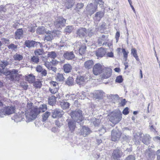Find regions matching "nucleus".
I'll return each instance as SVG.
<instances>
[{
    "instance_id": "1",
    "label": "nucleus",
    "mask_w": 160,
    "mask_h": 160,
    "mask_svg": "<svg viewBox=\"0 0 160 160\" xmlns=\"http://www.w3.org/2000/svg\"><path fill=\"white\" fill-rule=\"evenodd\" d=\"M33 103L28 102L27 105V112H26V120L27 122H30L35 119L38 115L40 112H45L47 109L46 104H42L37 108L32 106Z\"/></svg>"
},
{
    "instance_id": "2",
    "label": "nucleus",
    "mask_w": 160,
    "mask_h": 160,
    "mask_svg": "<svg viewBox=\"0 0 160 160\" xmlns=\"http://www.w3.org/2000/svg\"><path fill=\"white\" fill-rule=\"evenodd\" d=\"M122 114L120 112H112L108 115L109 120L114 124L118 123L122 118Z\"/></svg>"
},
{
    "instance_id": "3",
    "label": "nucleus",
    "mask_w": 160,
    "mask_h": 160,
    "mask_svg": "<svg viewBox=\"0 0 160 160\" xmlns=\"http://www.w3.org/2000/svg\"><path fill=\"white\" fill-rule=\"evenodd\" d=\"M70 116L74 121L78 123L82 122L84 120L82 111L79 109L72 111L71 113Z\"/></svg>"
},
{
    "instance_id": "4",
    "label": "nucleus",
    "mask_w": 160,
    "mask_h": 160,
    "mask_svg": "<svg viewBox=\"0 0 160 160\" xmlns=\"http://www.w3.org/2000/svg\"><path fill=\"white\" fill-rule=\"evenodd\" d=\"M143 135V138L142 139V142L146 145H148L150 143L151 138L148 134L144 135L141 132H139L137 133L136 135H134L133 141L136 142L138 143V140L141 138L142 135Z\"/></svg>"
},
{
    "instance_id": "5",
    "label": "nucleus",
    "mask_w": 160,
    "mask_h": 160,
    "mask_svg": "<svg viewBox=\"0 0 160 160\" xmlns=\"http://www.w3.org/2000/svg\"><path fill=\"white\" fill-rule=\"evenodd\" d=\"M25 108H27V106L26 107L21 108L19 112L14 115L13 117L14 121L16 122H20L24 119L25 116L26 117L27 109L25 110Z\"/></svg>"
},
{
    "instance_id": "6",
    "label": "nucleus",
    "mask_w": 160,
    "mask_h": 160,
    "mask_svg": "<svg viewBox=\"0 0 160 160\" xmlns=\"http://www.w3.org/2000/svg\"><path fill=\"white\" fill-rule=\"evenodd\" d=\"M15 108L13 106L3 107V109H0V116L3 117L5 115H9L14 113Z\"/></svg>"
},
{
    "instance_id": "7",
    "label": "nucleus",
    "mask_w": 160,
    "mask_h": 160,
    "mask_svg": "<svg viewBox=\"0 0 160 160\" xmlns=\"http://www.w3.org/2000/svg\"><path fill=\"white\" fill-rule=\"evenodd\" d=\"M97 5L96 3H91L88 4L86 8V14L91 16L96 11Z\"/></svg>"
},
{
    "instance_id": "8",
    "label": "nucleus",
    "mask_w": 160,
    "mask_h": 160,
    "mask_svg": "<svg viewBox=\"0 0 160 160\" xmlns=\"http://www.w3.org/2000/svg\"><path fill=\"white\" fill-rule=\"evenodd\" d=\"M104 68L101 64L98 63H96L93 67V72L95 75H98L102 72Z\"/></svg>"
},
{
    "instance_id": "9",
    "label": "nucleus",
    "mask_w": 160,
    "mask_h": 160,
    "mask_svg": "<svg viewBox=\"0 0 160 160\" xmlns=\"http://www.w3.org/2000/svg\"><path fill=\"white\" fill-rule=\"evenodd\" d=\"M123 155V153L122 150L117 148L113 151L112 160H119L120 158Z\"/></svg>"
},
{
    "instance_id": "10",
    "label": "nucleus",
    "mask_w": 160,
    "mask_h": 160,
    "mask_svg": "<svg viewBox=\"0 0 160 160\" xmlns=\"http://www.w3.org/2000/svg\"><path fill=\"white\" fill-rule=\"evenodd\" d=\"M19 71L15 69H13L11 70V74L10 77H8L9 79L12 81L18 80L19 77L21 76V75L19 74Z\"/></svg>"
},
{
    "instance_id": "11",
    "label": "nucleus",
    "mask_w": 160,
    "mask_h": 160,
    "mask_svg": "<svg viewBox=\"0 0 160 160\" xmlns=\"http://www.w3.org/2000/svg\"><path fill=\"white\" fill-rule=\"evenodd\" d=\"M108 41V36L102 35L98 39L97 42L99 46L106 45L107 42Z\"/></svg>"
},
{
    "instance_id": "12",
    "label": "nucleus",
    "mask_w": 160,
    "mask_h": 160,
    "mask_svg": "<svg viewBox=\"0 0 160 160\" xmlns=\"http://www.w3.org/2000/svg\"><path fill=\"white\" fill-rule=\"evenodd\" d=\"M75 46H76V48H75V49L79 50V53L80 54L82 55L85 52L86 47L85 44L81 45L80 42H78L76 43Z\"/></svg>"
},
{
    "instance_id": "13",
    "label": "nucleus",
    "mask_w": 160,
    "mask_h": 160,
    "mask_svg": "<svg viewBox=\"0 0 160 160\" xmlns=\"http://www.w3.org/2000/svg\"><path fill=\"white\" fill-rule=\"evenodd\" d=\"M66 23V20L63 18L60 17L57 19L54 22V25L57 28H61Z\"/></svg>"
},
{
    "instance_id": "14",
    "label": "nucleus",
    "mask_w": 160,
    "mask_h": 160,
    "mask_svg": "<svg viewBox=\"0 0 160 160\" xmlns=\"http://www.w3.org/2000/svg\"><path fill=\"white\" fill-rule=\"evenodd\" d=\"M112 71V69L110 68H104L102 72L103 73L102 78L105 79L109 78L111 75Z\"/></svg>"
},
{
    "instance_id": "15",
    "label": "nucleus",
    "mask_w": 160,
    "mask_h": 160,
    "mask_svg": "<svg viewBox=\"0 0 160 160\" xmlns=\"http://www.w3.org/2000/svg\"><path fill=\"white\" fill-rule=\"evenodd\" d=\"M121 135V133L119 131H117L113 130L112 132V141H116L119 140Z\"/></svg>"
},
{
    "instance_id": "16",
    "label": "nucleus",
    "mask_w": 160,
    "mask_h": 160,
    "mask_svg": "<svg viewBox=\"0 0 160 160\" xmlns=\"http://www.w3.org/2000/svg\"><path fill=\"white\" fill-rule=\"evenodd\" d=\"M63 114L64 112L63 111L56 109L53 110L52 117L53 118H60Z\"/></svg>"
},
{
    "instance_id": "17",
    "label": "nucleus",
    "mask_w": 160,
    "mask_h": 160,
    "mask_svg": "<svg viewBox=\"0 0 160 160\" xmlns=\"http://www.w3.org/2000/svg\"><path fill=\"white\" fill-rule=\"evenodd\" d=\"M67 122H68V126L71 132H73L76 128L75 123L72 120H67Z\"/></svg>"
},
{
    "instance_id": "18",
    "label": "nucleus",
    "mask_w": 160,
    "mask_h": 160,
    "mask_svg": "<svg viewBox=\"0 0 160 160\" xmlns=\"http://www.w3.org/2000/svg\"><path fill=\"white\" fill-rule=\"evenodd\" d=\"M64 58L67 60H72L75 57L73 52H66L63 55Z\"/></svg>"
},
{
    "instance_id": "19",
    "label": "nucleus",
    "mask_w": 160,
    "mask_h": 160,
    "mask_svg": "<svg viewBox=\"0 0 160 160\" xmlns=\"http://www.w3.org/2000/svg\"><path fill=\"white\" fill-rule=\"evenodd\" d=\"M104 13L102 12H98L95 14L93 19L96 22H99L101 19L104 16Z\"/></svg>"
},
{
    "instance_id": "20",
    "label": "nucleus",
    "mask_w": 160,
    "mask_h": 160,
    "mask_svg": "<svg viewBox=\"0 0 160 160\" xmlns=\"http://www.w3.org/2000/svg\"><path fill=\"white\" fill-rule=\"evenodd\" d=\"M91 131L89 128L85 126L82 127L80 132V134L83 135L84 137H86L90 133Z\"/></svg>"
},
{
    "instance_id": "21",
    "label": "nucleus",
    "mask_w": 160,
    "mask_h": 160,
    "mask_svg": "<svg viewBox=\"0 0 160 160\" xmlns=\"http://www.w3.org/2000/svg\"><path fill=\"white\" fill-rule=\"evenodd\" d=\"M88 78L85 77L83 76H78L76 79V82L79 85L83 84L84 82L88 81Z\"/></svg>"
},
{
    "instance_id": "22",
    "label": "nucleus",
    "mask_w": 160,
    "mask_h": 160,
    "mask_svg": "<svg viewBox=\"0 0 160 160\" xmlns=\"http://www.w3.org/2000/svg\"><path fill=\"white\" fill-rule=\"evenodd\" d=\"M35 43H38L40 45V47H42V45L39 42H36L35 41H29L27 40L25 42V44L26 45V46L28 48H30L32 47H34V45L35 44Z\"/></svg>"
},
{
    "instance_id": "23",
    "label": "nucleus",
    "mask_w": 160,
    "mask_h": 160,
    "mask_svg": "<svg viewBox=\"0 0 160 160\" xmlns=\"http://www.w3.org/2000/svg\"><path fill=\"white\" fill-rule=\"evenodd\" d=\"M106 51L102 48H100L96 51V55L98 57H102L106 53Z\"/></svg>"
},
{
    "instance_id": "24",
    "label": "nucleus",
    "mask_w": 160,
    "mask_h": 160,
    "mask_svg": "<svg viewBox=\"0 0 160 160\" xmlns=\"http://www.w3.org/2000/svg\"><path fill=\"white\" fill-rule=\"evenodd\" d=\"M94 63L92 60H89L84 62V66L86 69H88L92 68Z\"/></svg>"
},
{
    "instance_id": "25",
    "label": "nucleus",
    "mask_w": 160,
    "mask_h": 160,
    "mask_svg": "<svg viewBox=\"0 0 160 160\" xmlns=\"http://www.w3.org/2000/svg\"><path fill=\"white\" fill-rule=\"evenodd\" d=\"M46 33L44 40H46L47 41H50L52 40L53 39V33L50 31H48Z\"/></svg>"
},
{
    "instance_id": "26",
    "label": "nucleus",
    "mask_w": 160,
    "mask_h": 160,
    "mask_svg": "<svg viewBox=\"0 0 160 160\" xmlns=\"http://www.w3.org/2000/svg\"><path fill=\"white\" fill-rule=\"evenodd\" d=\"M74 3V0H65V6L67 9L71 8Z\"/></svg>"
},
{
    "instance_id": "27",
    "label": "nucleus",
    "mask_w": 160,
    "mask_h": 160,
    "mask_svg": "<svg viewBox=\"0 0 160 160\" xmlns=\"http://www.w3.org/2000/svg\"><path fill=\"white\" fill-rule=\"evenodd\" d=\"M86 29L85 28H80L77 31V35L80 37H83L86 33Z\"/></svg>"
},
{
    "instance_id": "28",
    "label": "nucleus",
    "mask_w": 160,
    "mask_h": 160,
    "mask_svg": "<svg viewBox=\"0 0 160 160\" xmlns=\"http://www.w3.org/2000/svg\"><path fill=\"white\" fill-rule=\"evenodd\" d=\"M61 108L63 110L68 109L69 108L70 104L66 101H63L60 103Z\"/></svg>"
},
{
    "instance_id": "29",
    "label": "nucleus",
    "mask_w": 160,
    "mask_h": 160,
    "mask_svg": "<svg viewBox=\"0 0 160 160\" xmlns=\"http://www.w3.org/2000/svg\"><path fill=\"white\" fill-rule=\"evenodd\" d=\"M22 34L23 31L22 29H18L15 32V38L19 39L22 37Z\"/></svg>"
},
{
    "instance_id": "30",
    "label": "nucleus",
    "mask_w": 160,
    "mask_h": 160,
    "mask_svg": "<svg viewBox=\"0 0 160 160\" xmlns=\"http://www.w3.org/2000/svg\"><path fill=\"white\" fill-rule=\"evenodd\" d=\"M63 70L66 73H68L71 72L72 67L71 65L69 64H66L63 66Z\"/></svg>"
},
{
    "instance_id": "31",
    "label": "nucleus",
    "mask_w": 160,
    "mask_h": 160,
    "mask_svg": "<svg viewBox=\"0 0 160 160\" xmlns=\"http://www.w3.org/2000/svg\"><path fill=\"white\" fill-rule=\"evenodd\" d=\"M47 32L45 28L44 27H38L37 30V32L40 34H44Z\"/></svg>"
},
{
    "instance_id": "32",
    "label": "nucleus",
    "mask_w": 160,
    "mask_h": 160,
    "mask_svg": "<svg viewBox=\"0 0 160 160\" xmlns=\"http://www.w3.org/2000/svg\"><path fill=\"white\" fill-rule=\"evenodd\" d=\"M26 79L29 83H33L34 81L35 80V78L34 76L31 74L26 77Z\"/></svg>"
},
{
    "instance_id": "33",
    "label": "nucleus",
    "mask_w": 160,
    "mask_h": 160,
    "mask_svg": "<svg viewBox=\"0 0 160 160\" xmlns=\"http://www.w3.org/2000/svg\"><path fill=\"white\" fill-rule=\"evenodd\" d=\"M56 78L59 81H63L64 79L63 74L61 73H58L56 74Z\"/></svg>"
},
{
    "instance_id": "34",
    "label": "nucleus",
    "mask_w": 160,
    "mask_h": 160,
    "mask_svg": "<svg viewBox=\"0 0 160 160\" xmlns=\"http://www.w3.org/2000/svg\"><path fill=\"white\" fill-rule=\"evenodd\" d=\"M131 53L135 58L137 61H139V59L137 54V51L135 48H133L132 49Z\"/></svg>"
},
{
    "instance_id": "35",
    "label": "nucleus",
    "mask_w": 160,
    "mask_h": 160,
    "mask_svg": "<svg viewBox=\"0 0 160 160\" xmlns=\"http://www.w3.org/2000/svg\"><path fill=\"white\" fill-rule=\"evenodd\" d=\"M13 58L15 60L20 61L23 59V56L21 54L17 53L13 56Z\"/></svg>"
},
{
    "instance_id": "36",
    "label": "nucleus",
    "mask_w": 160,
    "mask_h": 160,
    "mask_svg": "<svg viewBox=\"0 0 160 160\" xmlns=\"http://www.w3.org/2000/svg\"><path fill=\"white\" fill-rule=\"evenodd\" d=\"M8 65V62L6 61H0V68L4 70L6 67Z\"/></svg>"
},
{
    "instance_id": "37",
    "label": "nucleus",
    "mask_w": 160,
    "mask_h": 160,
    "mask_svg": "<svg viewBox=\"0 0 160 160\" xmlns=\"http://www.w3.org/2000/svg\"><path fill=\"white\" fill-rule=\"evenodd\" d=\"M56 102L55 97L54 96H52L48 98V102L49 105H53Z\"/></svg>"
},
{
    "instance_id": "38",
    "label": "nucleus",
    "mask_w": 160,
    "mask_h": 160,
    "mask_svg": "<svg viewBox=\"0 0 160 160\" xmlns=\"http://www.w3.org/2000/svg\"><path fill=\"white\" fill-rule=\"evenodd\" d=\"M57 57V54L55 52L52 51L49 52L48 54V57L52 59L55 58Z\"/></svg>"
},
{
    "instance_id": "39",
    "label": "nucleus",
    "mask_w": 160,
    "mask_h": 160,
    "mask_svg": "<svg viewBox=\"0 0 160 160\" xmlns=\"http://www.w3.org/2000/svg\"><path fill=\"white\" fill-rule=\"evenodd\" d=\"M104 94V92L101 90L96 91L95 92V94H96L97 98H99L102 96Z\"/></svg>"
},
{
    "instance_id": "40",
    "label": "nucleus",
    "mask_w": 160,
    "mask_h": 160,
    "mask_svg": "<svg viewBox=\"0 0 160 160\" xmlns=\"http://www.w3.org/2000/svg\"><path fill=\"white\" fill-rule=\"evenodd\" d=\"M34 53L37 56L42 55L44 53V51L42 49H38L35 51Z\"/></svg>"
},
{
    "instance_id": "41",
    "label": "nucleus",
    "mask_w": 160,
    "mask_h": 160,
    "mask_svg": "<svg viewBox=\"0 0 160 160\" xmlns=\"http://www.w3.org/2000/svg\"><path fill=\"white\" fill-rule=\"evenodd\" d=\"M0 71L1 73H3L6 76H9L7 77L8 78H9L8 77H10L11 74V70L9 71L8 70H6L4 71V70H1Z\"/></svg>"
},
{
    "instance_id": "42",
    "label": "nucleus",
    "mask_w": 160,
    "mask_h": 160,
    "mask_svg": "<svg viewBox=\"0 0 160 160\" xmlns=\"http://www.w3.org/2000/svg\"><path fill=\"white\" fill-rule=\"evenodd\" d=\"M92 121L95 127L98 126V125L101 122L100 119H97L96 118H93L92 119Z\"/></svg>"
},
{
    "instance_id": "43",
    "label": "nucleus",
    "mask_w": 160,
    "mask_h": 160,
    "mask_svg": "<svg viewBox=\"0 0 160 160\" xmlns=\"http://www.w3.org/2000/svg\"><path fill=\"white\" fill-rule=\"evenodd\" d=\"M84 6V5L82 3H78L76 6L75 9L78 12Z\"/></svg>"
},
{
    "instance_id": "44",
    "label": "nucleus",
    "mask_w": 160,
    "mask_h": 160,
    "mask_svg": "<svg viewBox=\"0 0 160 160\" xmlns=\"http://www.w3.org/2000/svg\"><path fill=\"white\" fill-rule=\"evenodd\" d=\"M33 86L36 88H41L42 84L40 81H36L34 82Z\"/></svg>"
},
{
    "instance_id": "45",
    "label": "nucleus",
    "mask_w": 160,
    "mask_h": 160,
    "mask_svg": "<svg viewBox=\"0 0 160 160\" xmlns=\"http://www.w3.org/2000/svg\"><path fill=\"white\" fill-rule=\"evenodd\" d=\"M58 90V87L53 88L51 87L49 88V90L50 92L52 94H55L56 93Z\"/></svg>"
},
{
    "instance_id": "46",
    "label": "nucleus",
    "mask_w": 160,
    "mask_h": 160,
    "mask_svg": "<svg viewBox=\"0 0 160 160\" xmlns=\"http://www.w3.org/2000/svg\"><path fill=\"white\" fill-rule=\"evenodd\" d=\"M130 139V137L128 136H123L122 137V142L123 143V144L125 143H128L129 140Z\"/></svg>"
},
{
    "instance_id": "47",
    "label": "nucleus",
    "mask_w": 160,
    "mask_h": 160,
    "mask_svg": "<svg viewBox=\"0 0 160 160\" xmlns=\"http://www.w3.org/2000/svg\"><path fill=\"white\" fill-rule=\"evenodd\" d=\"M50 115V113L48 112H47L44 113L42 116V119L43 121H45L46 120Z\"/></svg>"
},
{
    "instance_id": "48",
    "label": "nucleus",
    "mask_w": 160,
    "mask_h": 160,
    "mask_svg": "<svg viewBox=\"0 0 160 160\" xmlns=\"http://www.w3.org/2000/svg\"><path fill=\"white\" fill-rule=\"evenodd\" d=\"M145 153L146 155H148L149 158H151L152 157L153 158V156H152L153 155L154 153L151 150V149L148 148V149L146 150L145 151Z\"/></svg>"
},
{
    "instance_id": "49",
    "label": "nucleus",
    "mask_w": 160,
    "mask_h": 160,
    "mask_svg": "<svg viewBox=\"0 0 160 160\" xmlns=\"http://www.w3.org/2000/svg\"><path fill=\"white\" fill-rule=\"evenodd\" d=\"M73 29V28L72 26H68L65 29V31L67 33L71 32Z\"/></svg>"
},
{
    "instance_id": "50",
    "label": "nucleus",
    "mask_w": 160,
    "mask_h": 160,
    "mask_svg": "<svg viewBox=\"0 0 160 160\" xmlns=\"http://www.w3.org/2000/svg\"><path fill=\"white\" fill-rule=\"evenodd\" d=\"M8 47L9 49H11L12 51H15L17 48V46L13 44H10Z\"/></svg>"
},
{
    "instance_id": "51",
    "label": "nucleus",
    "mask_w": 160,
    "mask_h": 160,
    "mask_svg": "<svg viewBox=\"0 0 160 160\" xmlns=\"http://www.w3.org/2000/svg\"><path fill=\"white\" fill-rule=\"evenodd\" d=\"M39 58L38 57L34 56L32 58L31 61L34 63H37L39 62Z\"/></svg>"
},
{
    "instance_id": "52",
    "label": "nucleus",
    "mask_w": 160,
    "mask_h": 160,
    "mask_svg": "<svg viewBox=\"0 0 160 160\" xmlns=\"http://www.w3.org/2000/svg\"><path fill=\"white\" fill-rule=\"evenodd\" d=\"M66 83L69 86L72 85L73 84V80L72 77H69Z\"/></svg>"
},
{
    "instance_id": "53",
    "label": "nucleus",
    "mask_w": 160,
    "mask_h": 160,
    "mask_svg": "<svg viewBox=\"0 0 160 160\" xmlns=\"http://www.w3.org/2000/svg\"><path fill=\"white\" fill-rule=\"evenodd\" d=\"M122 52L123 53L124 58L126 59L129 52H126L124 48L122 49Z\"/></svg>"
},
{
    "instance_id": "54",
    "label": "nucleus",
    "mask_w": 160,
    "mask_h": 160,
    "mask_svg": "<svg viewBox=\"0 0 160 160\" xmlns=\"http://www.w3.org/2000/svg\"><path fill=\"white\" fill-rule=\"evenodd\" d=\"M115 81L116 82L120 83L122 82L123 79L121 76H119L117 77Z\"/></svg>"
},
{
    "instance_id": "55",
    "label": "nucleus",
    "mask_w": 160,
    "mask_h": 160,
    "mask_svg": "<svg viewBox=\"0 0 160 160\" xmlns=\"http://www.w3.org/2000/svg\"><path fill=\"white\" fill-rule=\"evenodd\" d=\"M51 87L53 88L58 87V83L56 82L51 81L50 82Z\"/></svg>"
},
{
    "instance_id": "56",
    "label": "nucleus",
    "mask_w": 160,
    "mask_h": 160,
    "mask_svg": "<svg viewBox=\"0 0 160 160\" xmlns=\"http://www.w3.org/2000/svg\"><path fill=\"white\" fill-rule=\"evenodd\" d=\"M44 64L48 69L50 70L51 66L50 63L48 62H44Z\"/></svg>"
},
{
    "instance_id": "57",
    "label": "nucleus",
    "mask_w": 160,
    "mask_h": 160,
    "mask_svg": "<svg viewBox=\"0 0 160 160\" xmlns=\"http://www.w3.org/2000/svg\"><path fill=\"white\" fill-rule=\"evenodd\" d=\"M125 160H135V159L133 155H130L127 157Z\"/></svg>"
},
{
    "instance_id": "58",
    "label": "nucleus",
    "mask_w": 160,
    "mask_h": 160,
    "mask_svg": "<svg viewBox=\"0 0 160 160\" xmlns=\"http://www.w3.org/2000/svg\"><path fill=\"white\" fill-rule=\"evenodd\" d=\"M43 69L42 68V67L40 65H38L36 68V70L38 72H41Z\"/></svg>"
},
{
    "instance_id": "59",
    "label": "nucleus",
    "mask_w": 160,
    "mask_h": 160,
    "mask_svg": "<svg viewBox=\"0 0 160 160\" xmlns=\"http://www.w3.org/2000/svg\"><path fill=\"white\" fill-rule=\"evenodd\" d=\"M72 96H75V94H71L70 95H69V94H67L65 95V97L66 98V99H68L74 100V98H72Z\"/></svg>"
},
{
    "instance_id": "60",
    "label": "nucleus",
    "mask_w": 160,
    "mask_h": 160,
    "mask_svg": "<svg viewBox=\"0 0 160 160\" xmlns=\"http://www.w3.org/2000/svg\"><path fill=\"white\" fill-rule=\"evenodd\" d=\"M129 112L128 108V107L125 108L122 111L123 114L125 115H127L128 114Z\"/></svg>"
},
{
    "instance_id": "61",
    "label": "nucleus",
    "mask_w": 160,
    "mask_h": 160,
    "mask_svg": "<svg viewBox=\"0 0 160 160\" xmlns=\"http://www.w3.org/2000/svg\"><path fill=\"white\" fill-rule=\"evenodd\" d=\"M120 36V34L119 32L118 31L115 34V38L116 40V42H118Z\"/></svg>"
},
{
    "instance_id": "62",
    "label": "nucleus",
    "mask_w": 160,
    "mask_h": 160,
    "mask_svg": "<svg viewBox=\"0 0 160 160\" xmlns=\"http://www.w3.org/2000/svg\"><path fill=\"white\" fill-rule=\"evenodd\" d=\"M106 128H104L103 127H102V128L101 129L99 130L100 134L101 135L102 134L106 132Z\"/></svg>"
},
{
    "instance_id": "63",
    "label": "nucleus",
    "mask_w": 160,
    "mask_h": 160,
    "mask_svg": "<svg viewBox=\"0 0 160 160\" xmlns=\"http://www.w3.org/2000/svg\"><path fill=\"white\" fill-rule=\"evenodd\" d=\"M20 86L22 88H23L24 89L26 90L27 89L28 87V86L25 83H20Z\"/></svg>"
},
{
    "instance_id": "64",
    "label": "nucleus",
    "mask_w": 160,
    "mask_h": 160,
    "mask_svg": "<svg viewBox=\"0 0 160 160\" xmlns=\"http://www.w3.org/2000/svg\"><path fill=\"white\" fill-rule=\"evenodd\" d=\"M157 159L158 160H160V149L158 150L157 152Z\"/></svg>"
}]
</instances>
